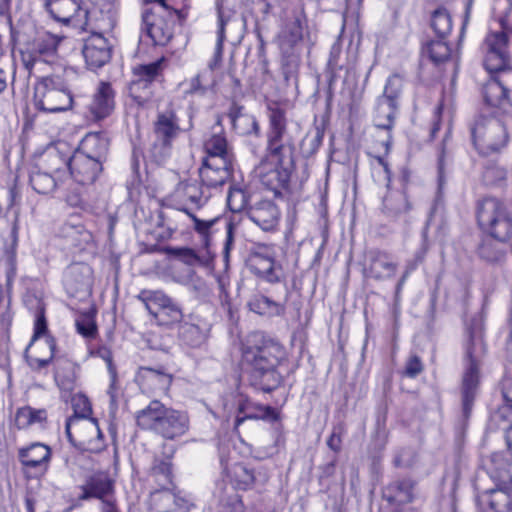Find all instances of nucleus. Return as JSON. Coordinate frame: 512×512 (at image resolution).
<instances>
[{"mask_svg":"<svg viewBox=\"0 0 512 512\" xmlns=\"http://www.w3.org/2000/svg\"><path fill=\"white\" fill-rule=\"evenodd\" d=\"M285 355V349L278 342L266 339L260 333L251 335L242 354L243 371L249 384L265 393L277 389L283 381L277 368Z\"/></svg>","mask_w":512,"mask_h":512,"instance_id":"f257e3e1","label":"nucleus"},{"mask_svg":"<svg viewBox=\"0 0 512 512\" xmlns=\"http://www.w3.org/2000/svg\"><path fill=\"white\" fill-rule=\"evenodd\" d=\"M137 425L152 431L167 440L182 437L189 430V417L186 412L166 407L158 400H152L148 406L136 414Z\"/></svg>","mask_w":512,"mask_h":512,"instance_id":"f03ea898","label":"nucleus"},{"mask_svg":"<svg viewBox=\"0 0 512 512\" xmlns=\"http://www.w3.org/2000/svg\"><path fill=\"white\" fill-rule=\"evenodd\" d=\"M300 134L297 123L290 121L286 111L278 106L268 107L266 151L269 157L294 158Z\"/></svg>","mask_w":512,"mask_h":512,"instance_id":"7ed1b4c3","label":"nucleus"},{"mask_svg":"<svg viewBox=\"0 0 512 512\" xmlns=\"http://www.w3.org/2000/svg\"><path fill=\"white\" fill-rule=\"evenodd\" d=\"M464 350L465 372L462 379L461 398L462 415L465 420H468L478 390L480 362L485 354L482 335L470 330Z\"/></svg>","mask_w":512,"mask_h":512,"instance_id":"20e7f679","label":"nucleus"},{"mask_svg":"<svg viewBox=\"0 0 512 512\" xmlns=\"http://www.w3.org/2000/svg\"><path fill=\"white\" fill-rule=\"evenodd\" d=\"M496 116L480 115L470 125L471 140L479 154L489 156L500 153L509 142L507 120Z\"/></svg>","mask_w":512,"mask_h":512,"instance_id":"39448f33","label":"nucleus"},{"mask_svg":"<svg viewBox=\"0 0 512 512\" xmlns=\"http://www.w3.org/2000/svg\"><path fill=\"white\" fill-rule=\"evenodd\" d=\"M479 226L494 240L508 243L512 238V213L499 199L487 197L477 207Z\"/></svg>","mask_w":512,"mask_h":512,"instance_id":"423d86ee","label":"nucleus"},{"mask_svg":"<svg viewBox=\"0 0 512 512\" xmlns=\"http://www.w3.org/2000/svg\"><path fill=\"white\" fill-rule=\"evenodd\" d=\"M72 96L61 75L42 77L34 88L35 106L42 111L56 113L69 109Z\"/></svg>","mask_w":512,"mask_h":512,"instance_id":"0eeeda50","label":"nucleus"},{"mask_svg":"<svg viewBox=\"0 0 512 512\" xmlns=\"http://www.w3.org/2000/svg\"><path fill=\"white\" fill-rule=\"evenodd\" d=\"M164 59L133 67V79L128 85V93L132 100L144 107L153 97V83L162 76Z\"/></svg>","mask_w":512,"mask_h":512,"instance_id":"6e6552de","label":"nucleus"},{"mask_svg":"<svg viewBox=\"0 0 512 512\" xmlns=\"http://www.w3.org/2000/svg\"><path fill=\"white\" fill-rule=\"evenodd\" d=\"M147 311L159 325L172 326L181 322L183 311L180 304L159 290H143L138 295Z\"/></svg>","mask_w":512,"mask_h":512,"instance_id":"1a4fd4ad","label":"nucleus"},{"mask_svg":"<svg viewBox=\"0 0 512 512\" xmlns=\"http://www.w3.org/2000/svg\"><path fill=\"white\" fill-rule=\"evenodd\" d=\"M274 162V167L267 170V159H263L255 168V172L261 180V183L275 195L281 194V191L288 192L292 174L295 170L294 158L270 157Z\"/></svg>","mask_w":512,"mask_h":512,"instance_id":"9d476101","label":"nucleus"},{"mask_svg":"<svg viewBox=\"0 0 512 512\" xmlns=\"http://www.w3.org/2000/svg\"><path fill=\"white\" fill-rule=\"evenodd\" d=\"M162 13L145 10L142 15L141 31L149 37L154 45L165 46L173 37L176 11L161 8Z\"/></svg>","mask_w":512,"mask_h":512,"instance_id":"9b49d317","label":"nucleus"},{"mask_svg":"<svg viewBox=\"0 0 512 512\" xmlns=\"http://www.w3.org/2000/svg\"><path fill=\"white\" fill-rule=\"evenodd\" d=\"M45 10L57 22L84 28L88 22V9L83 6L81 0H46Z\"/></svg>","mask_w":512,"mask_h":512,"instance_id":"f8f14e48","label":"nucleus"},{"mask_svg":"<svg viewBox=\"0 0 512 512\" xmlns=\"http://www.w3.org/2000/svg\"><path fill=\"white\" fill-rule=\"evenodd\" d=\"M53 160L59 158L67 166L71 176L82 185L94 183L102 171V162L75 152L72 156L62 157L59 151L49 155Z\"/></svg>","mask_w":512,"mask_h":512,"instance_id":"ddd939ff","label":"nucleus"},{"mask_svg":"<svg viewBox=\"0 0 512 512\" xmlns=\"http://www.w3.org/2000/svg\"><path fill=\"white\" fill-rule=\"evenodd\" d=\"M61 39L62 37L49 32L38 34L33 40L31 49L26 53H22L26 67L30 69L38 62H54Z\"/></svg>","mask_w":512,"mask_h":512,"instance_id":"4468645a","label":"nucleus"},{"mask_svg":"<svg viewBox=\"0 0 512 512\" xmlns=\"http://www.w3.org/2000/svg\"><path fill=\"white\" fill-rule=\"evenodd\" d=\"M180 127L177 117L173 111L160 113L154 123V133L156 141L154 143V153L159 148L158 155L160 159H164L168 154L172 141L178 136Z\"/></svg>","mask_w":512,"mask_h":512,"instance_id":"2eb2a0df","label":"nucleus"},{"mask_svg":"<svg viewBox=\"0 0 512 512\" xmlns=\"http://www.w3.org/2000/svg\"><path fill=\"white\" fill-rule=\"evenodd\" d=\"M507 35L505 32H493L485 39L486 56L484 66L490 73L503 71L509 63L507 51Z\"/></svg>","mask_w":512,"mask_h":512,"instance_id":"dca6fc26","label":"nucleus"},{"mask_svg":"<svg viewBox=\"0 0 512 512\" xmlns=\"http://www.w3.org/2000/svg\"><path fill=\"white\" fill-rule=\"evenodd\" d=\"M399 106L384 100L380 97L377 98L373 123L377 135L383 133V137L380 139V144L385 148V152L388 153L392 143V129L394 127L395 117Z\"/></svg>","mask_w":512,"mask_h":512,"instance_id":"f3484780","label":"nucleus"},{"mask_svg":"<svg viewBox=\"0 0 512 512\" xmlns=\"http://www.w3.org/2000/svg\"><path fill=\"white\" fill-rule=\"evenodd\" d=\"M482 93L485 104L494 109L496 117H512V102L508 96V89L499 79H490L484 85Z\"/></svg>","mask_w":512,"mask_h":512,"instance_id":"a211bd4d","label":"nucleus"},{"mask_svg":"<svg viewBox=\"0 0 512 512\" xmlns=\"http://www.w3.org/2000/svg\"><path fill=\"white\" fill-rule=\"evenodd\" d=\"M482 93L485 104L494 109L496 117H512V102L508 96V89L499 79H490L484 85Z\"/></svg>","mask_w":512,"mask_h":512,"instance_id":"6ab92c4d","label":"nucleus"},{"mask_svg":"<svg viewBox=\"0 0 512 512\" xmlns=\"http://www.w3.org/2000/svg\"><path fill=\"white\" fill-rule=\"evenodd\" d=\"M247 265L253 274L267 282H280L283 277L282 268L275 264L271 254L264 248L252 250Z\"/></svg>","mask_w":512,"mask_h":512,"instance_id":"aec40b11","label":"nucleus"},{"mask_svg":"<svg viewBox=\"0 0 512 512\" xmlns=\"http://www.w3.org/2000/svg\"><path fill=\"white\" fill-rule=\"evenodd\" d=\"M135 381L144 393H166L171 386L173 376L162 367H140L135 376Z\"/></svg>","mask_w":512,"mask_h":512,"instance_id":"412c9836","label":"nucleus"},{"mask_svg":"<svg viewBox=\"0 0 512 512\" xmlns=\"http://www.w3.org/2000/svg\"><path fill=\"white\" fill-rule=\"evenodd\" d=\"M307 28V18L303 11L294 14L278 34L279 49L302 50L304 30Z\"/></svg>","mask_w":512,"mask_h":512,"instance_id":"4be33fe9","label":"nucleus"},{"mask_svg":"<svg viewBox=\"0 0 512 512\" xmlns=\"http://www.w3.org/2000/svg\"><path fill=\"white\" fill-rule=\"evenodd\" d=\"M232 163L233 161L230 160L203 159L199 168V176L203 185L216 188L225 184L232 176Z\"/></svg>","mask_w":512,"mask_h":512,"instance_id":"5701e85b","label":"nucleus"},{"mask_svg":"<svg viewBox=\"0 0 512 512\" xmlns=\"http://www.w3.org/2000/svg\"><path fill=\"white\" fill-rule=\"evenodd\" d=\"M82 53L88 68L96 70L109 62L111 47L101 34H94L85 41Z\"/></svg>","mask_w":512,"mask_h":512,"instance_id":"b1692460","label":"nucleus"},{"mask_svg":"<svg viewBox=\"0 0 512 512\" xmlns=\"http://www.w3.org/2000/svg\"><path fill=\"white\" fill-rule=\"evenodd\" d=\"M204 151L208 160H234V155L228 145L221 118L218 116L216 124L212 128L211 135L204 141Z\"/></svg>","mask_w":512,"mask_h":512,"instance_id":"393cba45","label":"nucleus"},{"mask_svg":"<svg viewBox=\"0 0 512 512\" xmlns=\"http://www.w3.org/2000/svg\"><path fill=\"white\" fill-rule=\"evenodd\" d=\"M80 489L82 493L79 495V500L91 498L102 500L114 495V482L105 473H95L86 479Z\"/></svg>","mask_w":512,"mask_h":512,"instance_id":"a878e982","label":"nucleus"},{"mask_svg":"<svg viewBox=\"0 0 512 512\" xmlns=\"http://www.w3.org/2000/svg\"><path fill=\"white\" fill-rule=\"evenodd\" d=\"M64 285L68 293L75 295L88 292L91 285V268L84 263H74L64 273Z\"/></svg>","mask_w":512,"mask_h":512,"instance_id":"bb28decb","label":"nucleus"},{"mask_svg":"<svg viewBox=\"0 0 512 512\" xmlns=\"http://www.w3.org/2000/svg\"><path fill=\"white\" fill-rule=\"evenodd\" d=\"M248 216L263 231H272L278 225L280 212L272 201L262 200L250 208Z\"/></svg>","mask_w":512,"mask_h":512,"instance_id":"cd10ccee","label":"nucleus"},{"mask_svg":"<svg viewBox=\"0 0 512 512\" xmlns=\"http://www.w3.org/2000/svg\"><path fill=\"white\" fill-rule=\"evenodd\" d=\"M115 108V92L108 82H101L89 105V111L96 120L108 117Z\"/></svg>","mask_w":512,"mask_h":512,"instance_id":"c85d7f7f","label":"nucleus"},{"mask_svg":"<svg viewBox=\"0 0 512 512\" xmlns=\"http://www.w3.org/2000/svg\"><path fill=\"white\" fill-rule=\"evenodd\" d=\"M50 457V448L40 442L32 443L28 447L19 449L18 452L19 461L28 469L46 471Z\"/></svg>","mask_w":512,"mask_h":512,"instance_id":"c756f323","label":"nucleus"},{"mask_svg":"<svg viewBox=\"0 0 512 512\" xmlns=\"http://www.w3.org/2000/svg\"><path fill=\"white\" fill-rule=\"evenodd\" d=\"M160 252L173 257L188 266H206L211 260L209 249L203 247L201 250L196 251L189 247H162Z\"/></svg>","mask_w":512,"mask_h":512,"instance_id":"7c9ffc66","label":"nucleus"},{"mask_svg":"<svg viewBox=\"0 0 512 512\" xmlns=\"http://www.w3.org/2000/svg\"><path fill=\"white\" fill-rule=\"evenodd\" d=\"M209 331V323L201 319H194L193 321H186L180 325L179 337L183 343L190 347H200L205 343Z\"/></svg>","mask_w":512,"mask_h":512,"instance_id":"2f4dec72","label":"nucleus"},{"mask_svg":"<svg viewBox=\"0 0 512 512\" xmlns=\"http://www.w3.org/2000/svg\"><path fill=\"white\" fill-rule=\"evenodd\" d=\"M284 299L283 303L276 302L264 295H255L249 302V309L259 315L263 316H280L285 313V304L288 301L289 290L286 284L283 285Z\"/></svg>","mask_w":512,"mask_h":512,"instance_id":"473e14b6","label":"nucleus"},{"mask_svg":"<svg viewBox=\"0 0 512 512\" xmlns=\"http://www.w3.org/2000/svg\"><path fill=\"white\" fill-rule=\"evenodd\" d=\"M244 107L233 102L228 111V117L231 121L233 128L241 135L254 134L256 136L260 133V127L253 115L243 112Z\"/></svg>","mask_w":512,"mask_h":512,"instance_id":"72a5a7b5","label":"nucleus"},{"mask_svg":"<svg viewBox=\"0 0 512 512\" xmlns=\"http://www.w3.org/2000/svg\"><path fill=\"white\" fill-rule=\"evenodd\" d=\"M397 270V263L386 252L375 250L370 253L369 273L377 280L393 277Z\"/></svg>","mask_w":512,"mask_h":512,"instance_id":"f704fd0d","label":"nucleus"},{"mask_svg":"<svg viewBox=\"0 0 512 512\" xmlns=\"http://www.w3.org/2000/svg\"><path fill=\"white\" fill-rule=\"evenodd\" d=\"M108 149V139L102 133L95 132L88 133L83 138L77 152L103 163L106 160Z\"/></svg>","mask_w":512,"mask_h":512,"instance_id":"c9c22d12","label":"nucleus"},{"mask_svg":"<svg viewBox=\"0 0 512 512\" xmlns=\"http://www.w3.org/2000/svg\"><path fill=\"white\" fill-rule=\"evenodd\" d=\"M488 473L496 485L512 488V458H507L500 453L493 454Z\"/></svg>","mask_w":512,"mask_h":512,"instance_id":"e433bc0d","label":"nucleus"},{"mask_svg":"<svg viewBox=\"0 0 512 512\" xmlns=\"http://www.w3.org/2000/svg\"><path fill=\"white\" fill-rule=\"evenodd\" d=\"M412 209L406 191H389L383 198V212L392 219L406 215Z\"/></svg>","mask_w":512,"mask_h":512,"instance_id":"4c0bfd02","label":"nucleus"},{"mask_svg":"<svg viewBox=\"0 0 512 512\" xmlns=\"http://www.w3.org/2000/svg\"><path fill=\"white\" fill-rule=\"evenodd\" d=\"M165 459L155 457L153 465L151 467V475L155 477L156 481L162 488H168L172 484V463L170 461L173 456L175 449L171 445H164Z\"/></svg>","mask_w":512,"mask_h":512,"instance_id":"58836bf2","label":"nucleus"},{"mask_svg":"<svg viewBox=\"0 0 512 512\" xmlns=\"http://www.w3.org/2000/svg\"><path fill=\"white\" fill-rule=\"evenodd\" d=\"M414 482L409 478L397 479L383 490V497L390 503H408L413 498Z\"/></svg>","mask_w":512,"mask_h":512,"instance_id":"ea45409f","label":"nucleus"},{"mask_svg":"<svg viewBox=\"0 0 512 512\" xmlns=\"http://www.w3.org/2000/svg\"><path fill=\"white\" fill-rule=\"evenodd\" d=\"M216 10L218 17V30H217V43L215 47L214 63L209 64V68L212 70L214 65L221 59L223 51V42L225 40V26L232 20L235 12L224 6L223 0H216Z\"/></svg>","mask_w":512,"mask_h":512,"instance_id":"a19ab883","label":"nucleus"},{"mask_svg":"<svg viewBox=\"0 0 512 512\" xmlns=\"http://www.w3.org/2000/svg\"><path fill=\"white\" fill-rule=\"evenodd\" d=\"M496 488L486 491L482 497L491 510L495 512H508L512 505V488L496 485Z\"/></svg>","mask_w":512,"mask_h":512,"instance_id":"79ce46f5","label":"nucleus"},{"mask_svg":"<svg viewBox=\"0 0 512 512\" xmlns=\"http://www.w3.org/2000/svg\"><path fill=\"white\" fill-rule=\"evenodd\" d=\"M450 47L444 38L429 40L422 46V56L428 58L435 65L447 61L450 57Z\"/></svg>","mask_w":512,"mask_h":512,"instance_id":"37998d69","label":"nucleus"},{"mask_svg":"<svg viewBox=\"0 0 512 512\" xmlns=\"http://www.w3.org/2000/svg\"><path fill=\"white\" fill-rule=\"evenodd\" d=\"M47 420L45 409H34L30 406L19 408L15 414V425L18 429H26L34 424H42Z\"/></svg>","mask_w":512,"mask_h":512,"instance_id":"c03bdc74","label":"nucleus"},{"mask_svg":"<svg viewBox=\"0 0 512 512\" xmlns=\"http://www.w3.org/2000/svg\"><path fill=\"white\" fill-rule=\"evenodd\" d=\"M281 53L282 73L284 79L289 82L297 78L301 64L302 50L279 49Z\"/></svg>","mask_w":512,"mask_h":512,"instance_id":"a18cd8bd","label":"nucleus"},{"mask_svg":"<svg viewBox=\"0 0 512 512\" xmlns=\"http://www.w3.org/2000/svg\"><path fill=\"white\" fill-rule=\"evenodd\" d=\"M229 477L231 479L233 489L247 490L255 481V475L253 470L247 466L237 463L229 471Z\"/></svg>","mask_w":512,"mask_h":512,"instance_id":"49530a36","label":"nucleus"},{"mask_svg":"<svg viewBox=\"0 0 512 512\" xmlns=\"http://www.w3.org/2000/svg\"><path fill=\"white\" fill-rule=\"evenodd\" d=\"M218 490L221 512H243V503L233 487L221 484Z\"/></svg>","mask_w":512,"mask_h":512,"instance_id":"de8ad7c7","label":"nucleus"},{"mask_svg":"<svg viewBox=\"0 0 512 512\" xmlns=\"http://www.w3.org/2000/svg\"><path fill=\"white\" fill-rule=\"evenodd\" d=\"M507 170L495 161H488L484 165L482 181L487 186H502L507 180Z\"/></svg>","mask_w":512,"mask_h":512,"instance_id":"09e8293b","label":"nucleus"},{"mask_svg":"<svg viewBox=\"0 0 512 512\" xmlns=\"http://www.w3.org/2000/svg\"><path fill=\"white\" fill-rule=\"evenodd\" d=\"M32 188L39 194H48L56 187L54 177L47 172L41 171L38 167H33L29 177Z\"/></svg>","mask_w":512,"mask_h":512,"instance_id":"8fccbe9b","label":"nucleus"},{"mask_svg":"<svg viewBox=\"0 0 512 512\" xmlns=\"http://www.w3.org/2000/svg\"><path fill=\"white\" fill-rule=\"evenodd\" d=\"M323 137L324 130L320 126H315L308 131L300 145L302 155L305 158L312 157L322 145Z\"/></svg>","mask_w":512,"mask_h":512,"instance_id":"3c124183","label":"nucleus"},{"mask_svg":"<svg viewBox=\"0 0 512 512\" xmlns=\"http://www.w3.org/2000/svg\"><path fill=\"white\" fill-rule=\"evenodd\" d=\"M489 430H502L509 448H512V421L507 419L506 409H500L491 414L488 422Z\"/></svg>","mask_w":512,"mask_h":512,"instance_id":"603ef678","label":"nucleus"},{"mask_svg":"<svg viewBox=\"0 0 512 512\" xmlns=\"http://www.w3.org/2000/svg\"><path fill=\"white\" fill-rule=\"evenodd\" d=\"M431 27L439 38H445L450 34L452 30V20L445 8H438L433 12Z\"/></svg>","mask_w":512,"mask_h":512,"instance_id":"864d4df0","label":"nucleus"},{"mask_svg":"<svg viewBox=\"0 0 512 512\" xmlns=\"http://www.w3.org/2000/svg\"><path fill=\"white\" fill-rule=\"evenodd\" d=\"M505 244L498 241L485 240L479 246L478 254L488 262H500L506 255V249L503 247Z\"/></svg>","mask_w":512,"mask_h":512,"instance_id":"5fc2aeb1","label":"nucleus"},{"mask_svg":"<svg viewBox=\"0 0 512 512\" xmlns=\"http://www.w3.org/2000/svg\"><path fill=\"white\" fill-rule=\"evenodd\" d=\"M183 211L192 219L194 230L202 237L203 247L208 249L212 229L221 219L219 217H215L208 220H202L186 209Z\"/></svg>","mask_w":512,"mask_h":512,"instance_id":"6e6d98bb","label":"nucleus"},{"mask_svg":"<svg viewBox=\"0 0 512 512\" xmlns=\"http://www.w3.org/2000/svg\"><path fill=\"white\" fill-rule=\"evenodd\" d=\"M402 88V78L399 75L394 74L387 79L383 94L379 97L399 106V98L402 93Z\"/></svg>","mask_w":512,"mask_h":512,"instance_id":"4d7b16f0","label":"nucleus"},{"mask_svg":"<svg viewBox=\"0 0 512 512\" xmlns=\"http://www.w3.org/2000/svg\"><path fill=\"white\" fill-rule=\"evenodd\" d=\"M340 54H341V45H340L339 41H336L331 46L329 59H328V63H327V71L329 74V80H328L329 86H332L335 83V81L337 80V77H338L339 70H341L343 68L342 65L339 63Z\"/></svg>","mask_w":512,"mask_h":512,"instance_id":"13d9d810","label":"nucleus"},{"mask_svg":"<svg viewBox=\"0 0 512 512\" xmlns=\"http://www.w3.org/2000/svg\"><path fill=\"white\" fill-rule=\"evenodd\" d=\"M249 197L241 188H230L227 196V205L234 213L242 212L248 205Z\"/></svg>","mask_w":512,"mask_h":512,"instance_id":"bf43d9fd","label":"nucleus"},{"mask_svg":"<svg viewBox=\"0 0 512 512\" xmlns=\"http://www.w3.org/2000/svg\"><path fill=\"white\" fill-rule=\"evenodd\" d=\"M33 301L35 302V323L32 341L36 340L41 336H48L44 304L38 298H34Z\"/></svg>","mask_w":512,"mask_h":512,"instance_id":"052dcab7","label":"nucleus"},{"mask_svg":"<svg viewBox=\"0 0 512 512\" xmlns=\"http://www.w3.org/2000/svg\"><path fill=\"white\" fill-rule=\"evenodd\" d=\"M76 330L85 338H94L97 334V325L89 313L80 315L75 321Z\"/></svg>","mask_w":512,"mask_h":512,"instance_id":"680f3d73","label":"nucleus"},{"mask_svg":"<svg viewBox=\"0 0 512 512\" xmlns=\"http://www.w3.org/2000/svg\"><path fill=\"white\" fill-rule=\"evenodd\" d=\"M176 192L187 198L191 203L198 206L202 205V192L196 183L180 182Z\"/></svg>","mask_w":512,"mask_h":512,"instance_id":"e2e57ef3","label":"nucleus"},{"mask_svg":"<svg viewBox=\"0 0 512 512\" xmlns=\"http://www.w3.org/2000/svg\"><path fill=\"white\" fill-rule=\"evenodd\" d=\"M72 405L74 408V416L72 418H77L79 421H86L90 416L92 409L90 402L87 397L83 395H77L72 399Z\"/></svg>","mask_w":512,"mask_h":512,"instance_id":"0e129e2a","label":"nucleus"},{"mask_svg":"<svg viewBox=\"0 0 512 512\" xmlns=\"http://www.w3.org/2000/svg\"><path fill=\"white\" fill-rule=\"evenodd\" d=\"M207 90L208 82L205 79V74L199 73L189 80L188 88L184 91V94L191 96H204Z\"/></svg>","mask_w":512,"mask_h":512,"instance_id":"69168bd1","label":"nucleus"},{"mask_svg":"<svg viewBox=\"0 0 512 512\" xmlns=\"http://www.w3.org/2000/svg\"><path fill=\"white\" fill-rule=\"evenodd\" d=\"M72 425H81L85 429L89 431L91 435H96L98 438L102 437V433L99 429L98 422L96 419L79 421L77 418H69L66 423V434L70 441H72V435L70 432V428Z\"/></svg>","mask_w":512,"mask_h":512,"instance_id":"338daca9","label":"nucleus"},{"mask_svg":"<svg viewBox=\"0 0 512 512\" xmlns=\"http://www.w3.org/2000/svg\"><path fill=\"white\" fill-rule=\"evenodd\" d=\"M258 413H246L244 416H237L235 419V426H239L245 419H265V420H276V410L270 406H261L258 408Z\"/></svg>","mask_w":512,"mask_h":512,"instance_id":"774afa93","label":"nucleus"}]
</instances>
